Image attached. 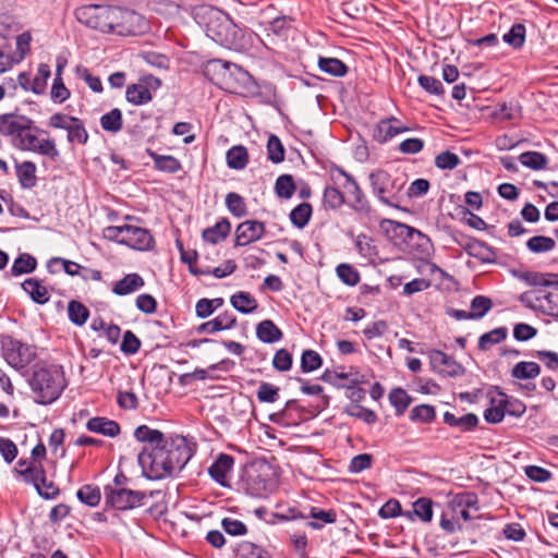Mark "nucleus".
Wrapping results in <instances>:
<instances>
[{
  "mask_svg": "<svg viewBox=\"0 0 558 558\" xmlns=\"http://www.w3.org/2000/svg\"><path fill=\"white\" fill-rule=\"evenodd\" d=\"M76 21L95 31L119 36H134L145 26L144 17L133 10L117 5L87 4L74 10Z\"/></svg>",
  "mask_w": 558,
  "mask_h": 558,
  "instance_id": "obj_1",
  "label": "nucleus"
},
{
  "mask_svg": "<svg viewBox=\"0 0 558 558\" xmlns=\"http://www.w3.org/2000/svg\"><path fill=\"white\" fill-rule=\"evenodd\" d=\"M193 452L184 437L166 440L156 448L144 447L137 460L148 480H162L180 473Z\"/></svg>",
  "mask_w": 558,
  "mask_h": 558,
  "instance_id": "obj_2",
  "label": "nucleus"
},
{
  "mask_svg": "<svg viewBox=\"0 0 558 558\" xmlns=\"http://www.w3.org/2000/svg\"><path fill=\"white\" fill-rule=\"evenodd\" d=\"M206 75L220 85L222 89L241 97H255L258 95V84L248 71L235 63L220 59L209 60L205 64Z\"/></svg>",
  "mask_w": 558,
  "mask_h": 558,
  "instance_id": "obj_3",
  "label": "nucleus"
},
{
  "mask_svg": "<svg viewBox=\"0 0 558 558\" xmlns=\"http://www.w3.org/2000/svg\"><path fill=\"white\" fill-rule=\"evenodd\" d=\"M27 383L34 401L43 405L57 401L68 386L63 367L58 364H36Z\"/></svg>",
  "mask_w": 558,
  "mask_h": 558,
  "instance_id": "obj_4",
  "label": "nucleus"
},
{
  "mask_svg": "<svg viewBox=\"0 0 558 558\" xmlns=\"http://www.w3.org/2000/svg\"><path fill=\"white\" fill-rule=\"evenodd\" d=\"M104 238L135 251L145 252L155 247L150 231L132 225L109 226L104 229Z\"/></svg>",
  "mask_w": 558,
  "mask_h": 558,
  "instance_id": "obj_5",
  "label": "nucleus"
},
{
  "mask_svg": "<svg viewBox=\"0 0 558 558\" xmlns=\"http://www.w3.org/2000/svg\"><path fill=\"white\" fill-rule=\"evenodd\" d=\"M372 193L386 206L400 208L401 192L404 181L392 178L385 170H377L369 174Z\"/></svg>",
  "mask_w": 558,
  "mask_h": 558,
  "instance_id": "obj_6",
  "label": "nucleus"
},
{
  "mask_svg": "<svg viewBox=\"0 0 558 558\" xmlns=\"http://www.w3.org/2000/svg\"><path fill=\"white\" fill-rule=\"evenodd\" d=\"M207 35L217 44L238 49L240 46L241 29L221 12H216V17L207 23Z\"/></svg>",
  "mask_w": 558,
  "mask_h": 558,
  "instance_id": "obj_7",
  "label": "nucleus"
},
{
  "mask_svg": "<svg viewBox=\"0 0 558 558\" xmlns=\"http://www.w3.org/2000/svg\"><path fill=\"white\" fill-rule=\"evenodd\" d=\"M338 172L344 178L342 187L345 193V204L362 219H371L374 216L375 210L362 187L350 173L342 169H338Z\"/></svg>",
  "mask_w": 558,
  "mask_h": 558,
  "instance_id": "obj_8",
  "label": "nucleus"
},
{
  "mask_svg": "<svg viewBox=\"0 0 558 558\" xmlns=\"http://www.w3.org/2000/svg\"><path fill=\"white\" fill-rule=\"evenodd\" d=\"M146 494L141 490H132L125 487L105 486V501L120 511L132 510L142 507L146 499Z\"/></svg>",
  "mask_w": 558,
  "mask_h": 558,
  "instance_id": "obj_9",
  "label": "nucleus"
},
{
  "mask_svg": "<svg viewBox=\"0 0 558 558\" xmlns=\"http://www.w3.org/2000/svg\"><path fill=\"white\" fill-rule=\"evenodd\" d=\"M2 355L7 363L15 369L26 367L35 357L34 347L8 336L1 341Z\"/></svg>",
  "mask_w": 558,
  "mask_h": 558,
  "instance_id": "obj_10",
  "label": "nucleus"
},
{
  "mask_svg": "<svg viewBox=\"0 0 558 558\" xmlns=\"http://www.w3.org/2000/svg\"><path fill=\"white\" fill-rule=\"evenodd\" d=\"M28 132H34L32 119L15 113L0 114V133L11 137V143L15 148H19L20 141H23Z\"/></svg>",
  "mask_w": 558,
  "mask_h": 558,
  "instance_id": "obj_11",
  "label": "nucleus"
},
{
  "mask_svg": "<svg viewBox=\"0 0 558 558\" xmlns=\"http://www.w3.org/2000/svg\"><path fill=\"white\" fill-rule=\"evenodd\" d=\"M17 474L24 480L25 483L32 484L35 487L37 494L46 500H53L60 495L59 487L54 484V482L47 478L44 466L37 469L32 468L17 470Z\"/></svg>",
  "mask_w": 558,
  "mask_h": 558,
  "instance_id": "obj_12",
  "label": "nucleus"
},
{
  "mask_svg": "<svg viewBox=\"0 0 558 558\" xmlns=\"http://www.w3.org/2000/svg\"><path fill=\"white\" fill-rule=\"evenodd\" d=\"M46 133L47 132L45 130L34 125V132L25 134L26 137L23 141H20L17 149L37 153L51 159H57L59 157V150L56 146L54 140L39 138L41 134Z\"/></svg>",
  "mask_w": 558,
  "mask_h": 558,
  "instance_id": "obj_13",
  "label": "nucleus"
},
{
  "mask_svg": "<svg viewBox=\"0 0 558 558\" xmlns=\"http://www.w3.org/2000/svg\"><path fill=\"white\" fill-rule=\"evenodd\" d=\"M161 85V81L153 75L145 76L140 83L131 84L126 87L125 98L126 100L135 106H141L149 102L153 99L149 87L158 88Z\"/></svg>",
  "mask_w": 558,
  "mask_h": 558,
  "instance_id": "obj_14",
  "label": "nucleus"
},
{
  "mask_svg": "<svg viewBox=\"0 0 558 558\" xmlns=\"http://www.w3.org/2000/svg\"><path fill=\"white\" fill-rule=\"evenodd\" d=\"M428 356L432 368L439 374L449 377H459L465 372L460 363L456 362L451 356L440 350L429 351Z\"/></svg>",
  "mask_w": 558,
  "mask_h": 558,
  "instance_id": "obj_15",
  "label": "nucleus"
},
{
  "mask_svg": "<svg viewBox=\"0 0 558 558\" xmlns=\"http://www.w3.org/2000/svg\"><path fill=\"white\" fill-rule=\"evenodd\" d=\"M410 131L398 118L389 117L378 121L373 131V138L380 143H387L398 134Z\"/></svg>",
  "mask_w": 558,
  "mask_h": 558,
  "instance_id": "obj_16",
  "label": "nucleus"
},
{
  "mask_svg": "<svg viewBox=\"0 0 558 558\" xmlns=\"http://www.w3.org/2000/svg\"><path fill=\"white\" fill-rule=\"evenodd\" d=\"M264 222L257 220H245L235 229L234 246H244L260 240L265 234Z\"/></svg>",
  "mask_w": 558,
  "mask_h": 558,
  "instance_id": "obj_17",
  "label": "nucleus"
},
{
  "mask_svg": "<svg viewBox=\"0 0 558 558\" xmlns=\"http://www.w3.org/2000/svg\"><path fill=\"white\" fill-rule=\"evenodd\" d=\"M290 19L287 16H278L270 21L265 28V39L263 44L268 49H274L279 41H284L290 32Z\"/></svg>",
  "mask_w": 558,
  "mask_h": 558,
  "instance_id": "obj_18",
  "label": "nucleus"
},
{
  "mask_svg": "<svg viewBox=\"0 0 558 558\" xmlns=\"http://www.w3.org/2000/svg\"><path fill=\"white\" fill-rule=\"evenodd\" d=\"M456 242L463 246L470 256L478 259L481 263L494 264L497 262L496 251L483 241L468 238L465 243H462L458 239H456Z\"/></svg>",
  "mask_w": 558,
  "mask_h": 558,
  "instance_id": "obj_19",
  "label": "nucleus"
},
{
  "mask_svg": "<svg viewBox=\"0 0 558 558\" xmlns=\"http://www.w3.org/2000/svg\"><path fill=\"white\" fill-rule=\"evenodd\" d=\"M488 398L490 400V407L485 410L484 418L489 424L500 423L506 413L504 404L506 400V393L502 392L498 387H494L488 391Z\"/></svg>",
  "mask_w": 558,
  "mask_h": 558,
  "instance_id": "obj_20",
  "label": "nucleus"
},
{
  "mask_svg": "<svg viewBox=\"0 0 558 558\" xmlns=\"http://www.w3.org/2000/svg\"><path fill=\"white\" fill-rule=\"evenodd\" d=\"M234 465V459L232 456L220 453L216 461L210 465L208 473L213 480H215L221 486H229L228 476L231 473Z\"/></svg>",
  "mask_w": 558,
  "mask_h": 558,
  "instance_id": "obj_21",
  "label": "nucleus"
},
{
  "mask_svg": "<svg viewBox=\"0 0 558 558\" xmlns=\"http://www.w3.org/2000/svg\"><path fill=\"white\" fill-rule=\"evenodd\" d=\"M311 518L312 521L306 522V526L312 530H322L325 524H332L337 521V512L335 509H322L319 507L311 506L306 513V519Z\"/></svg>",
  "mask_w": 558,
  "mask_h": 558,
  "instance_id": "obj_22",
  "label": "nucleus"
},
{
  "mask_svg": "<svg viewBox=\"0 0 558 558\" xmlns=\"http://www.w3.org/2000/svg\"><path fill=\"white\" fill-rule=\"evenodd\" d=\"M236 323V317L226 311L218 316H216L214 319L205 322L201 324L197 327V331L201 333H215L221 330L230 329L232 328Z\"/></svg>",
  "mask_w": 558,
  "mask_h": 558,
  "instance_id": "obj_23",
  "label": "nucleus"
},
{
  "mask_svg": "<svg viewBox=\"0 0 558 558\" xmlns=\"http://www.w3.org/2000/svg\"><path fill=\"white\" fill-rule=\"evenodd\" d=\"M86 428L92 433L101 434L111 438L117 437L121 432L120 425L116 421L104 416L89 418L86 423Z\"/></svg>",
  "mask_w": 558,
  "mask_h": 558,
  "instance_id": "obj_24",
  "label": "nucleus"
},
{
  "mask_svg": "<svg viewBox=\"0 0 558 558\" xmlns=\"http://www.w3.org/2000/svg\"><path fill=\"white\" fill-rule=\"evenodd\" d=\"M145 286V281L141 275L136 272L128 274L122 279L114 282L112 292L117 295L131 294Z\"/></svg>",
  "mask_w": 558,
  "mask_h": 558,
  "instance_id": "obj_25",
  "label": "nucleus"
},
{
  "mask_svg": "<svg viewBox=\"0 0 558 558\" xmlns=\"http://www.w3.org/2000/svg\"><path fill=\"white\" fill-rule=\"evenodd\" d=\"M22 289L29 295L33 302L37 304H46L50 300V293L40 280L28 278L22 283Z\"/></svg>",
  "mask_w": 558,
  "mask_h": 558,
  "instance_id": "obj_26",
  "label": "nucleus"
},
{
  "mask_svg": "<svg viewBox=\"0 0 558 558\" xmlns=\"http://www.w3.org/2000/svg\"><path fill=\"white\" fill-rule=\"evenodd\" d=\"M146 154L154 160V167L158 171L177 173L182 168L180 160L171 155H159L150 148L146 149Z\"/></svg>",
  "mask_w": 558,
  "mask_h": 558,
  "instance_id": "obj_27",
  "label": "nucleus"
},
{
  "mask_svg": "<svg viewBox=\"0 0 558 558\" xmlns=\"http://www.w3.org/2000/svg\"><path fill=\"white\" fill-rule=\"evenodd\" d=\"M134 437L137 441L146 444L145 447L147 448H156L166 441L165 435L160 430L150 428L147 425L136 427Z\"/></svg>",
  "mask_w": 558,
  "mask_h": 558,
  "instance_id": "obj_28",
  "label": "nucleus"
},
{
  "mask_svg": "<svg viewBox=\"0 0 558 558\" xmlns=\"http://www.w3.org/2000/svg\"><path fill=\"white\" fill-rule=\"evenodd\" d=\"M230 231V221L227 218H222L215 226L206 228L203 231L202 236L204 241L217 244L225 240L229 235Z\"/></svg>",
  "mask_w": 558,
  "mask_h": 558,
  "instance_id": "obj_29",
  "label": "nucleus"
},
{
  "mask_svg": "<svg viewBox=\"0 0 558 558\" xmlns=\"http://www.w3.org/2000/svg\"><path fill=\"white\" fill-rule=\"evenodd\" d=\"M444 422L451 426L457 427L462 432L473 430L478 424V417L473 413H468L461 417H457L451 412L444 413Z\"/></svg>",
  "mask_w": 558,
  "mask_h": 558,
  "instance_id": "obj_30",
  "label": "nucleus"
},
{
  "mask_svg": "<svg viewBox=\"0 0 558 558\" xmlns=\"http://www.w3.org/2000/svg\"><path fill=\"white\" fill-rule=\"evenodd\" d=\"M256 336L264 343H275L282 338L283 333L272 320L265 319L257 325Z\"/></svg>",
  "mask_w": 558,
  "mask_h": 558,
  "instance_id": "obj_31",
  "label": "nucleus"
},
{
  "mask_svg": "<svg viewBox=\"0 0 558 558\" xmlns=\"http://www.w3.org/2000/svg\"><path fill=\"white\" fill-rule=\"evenodd\" d=\"M16 175L23 189H32L37 183L36 165L33 161L16 163Z\"/></svg>",
  "mask_w": 558,
  "mask_h": 558,
  "instance_id": "obj_32",
  "label": "nucleus"
},
{
  "mask_svg": "<svg viewBox=\"0 0 558 558\" xmlns=\"http://www.w3.org/2000/svg\"><path fill=\"white\" fill-rule=\"evenodd\" d=\"M37 267V260L27 253L20 254L13 262L10 272L7 276L17 277L33 272Z\"/></svg>",
  "mask_w": 558,
  "mask_h": 558,
  "instance_id": "obj_33",
  "label": "nucleus"
},
{
  "mask_svg": "<svg viewBox=\"0 0 558 558\" xmlns=\"http://www.w3.org/2000/svg\"><path fill=\"white\" fill-rule=\"evenodd\" d=\"M507 336L508 329L506 327L494 328L478 338L477 348L481 351H488L492 347L505 341Z\"/></svg>",
  "mask_w": 558,
  "mask_h": 558,
  "instance_id": "obj_34",
  "label": "nucleus"
},
{
  "mask_svg": "<svg viewBox=\"0 0 558 558\" xmlns=\"http://www.w3.org/2000/svg\"><path fill=\"white\" fill-rule=\"evenodd\" d=\"M230 303L238 312L243 314L253 313L258 307L256 299L251 293L244 291L233 294Z\"/></svg>",
  "mask_w": 558,
  "mask_h": 558,
  "instance_id": "obj_35",
  "label": "nucleus"
},
{
  "mask_svg": "<svg viewBox=\"0 0 558 558\" xmlns=\"http://www.w3.org/2000/svg\"><path fill=\"white\" fill-rule=\"evenodd\" d=\"M227 165L234 170H242L248 163V153L242 145L232 146L226 155Z\"/></svg>",
  "mask_w": 558,
  "mask_h": 558,
  "instance_id": "obj_36",
  "label": "nucleus"
},
{
  "mask_svg": "<svg viewBox=\"0 0 558 558\" xmlns=\"http://www.w3.org/2000/svg\"><path fill=\"white\" fill-rule=\"evenodd\" d=\"M318 68L320 71L336 77H342L348 73V66L337 58L319 57Z\"/></svg>",
  "mask_w": 558,
  "mask_h": 558,
  "instance_id": "obj_37",
  "label": "nucleus"
},
{
  "mask_svg": "<svg viewBox=\"0 0 558 558\" xmlns=\"http://www.w3.org/2000/svg\"><path fill=\"white\" fill-rule=\"evenodd\" d=\"M89 310L82 302L71 300L68 303V317L75 326H83L89 318Z\"/></svg>",
  "mask_w": 558,
  "mask_h": 558,
  "instance_id": "obj_38",
  "label": "nucleus"
},
{
  "mask_svg": "<svg viewBox=\"0 0 558 558\" xmlns=\"http://www.w3.org/2000/svg\"><path fill=\"white\" fill-rule=\"evenodd\" d=\"M345 204V193L336 186H326L323 194V205L327 209L337 210Z\"/></svg>",
  "mask_w": 558,
  "mask_h": 558,
  "instance_id": "obj_39",
  "label": "nucleus"
},
{
  "mask_svg": "<svg viewBox=\"0 0 558 558\" xmlns=\"http://www.w3.org/2000/svg\"><path fill=\"white\" fill-rule=\"evenodd\" d=\"M313 214V208L310 203H301L296 207H294L289 217L291 223L298 228L303 229L310 221Z\"/></svg>",
  "mask_w": 558,
  "mask_h": 558,
  "instance_id": "obj_40",
  "label": "nucleus"
},
{
  "mask_svg": "<svg viewBox=\"0 0 558 558\" xmlns=\"http://www.w3.org/2000/svg\"><path fill=\"white\" fill-rule=\"evenodd\" d=\"M100 125L102 130L111 133H118L123 126L122 111L118 108L111 109L100 118Z\"/></svg>",
  "mask_w": 558,
  "mask_h": 558,
  "instance_id": "obj_41",
  "label": "nucleus"
},
{
  "mask_svg": "<svg viewBox=\"0 0 558 558\" xmlns=\"http://www.w3.org/2000/svg\"><path fill=\"white\" fill-rule=\"evenodd\" d=\"M541 374V367L535 362H519L511 369V376L515 379H533Z\"/></svg>",
  "mask_w": 558,
  "mask_h": 558,
  "instance_id": "obj_42",
  "label": "nucleus"
},
{
  "mask_svg": "<svg viewBox=\"0 0 558 558\" xmlns=\"http://www.w3.org/2000/svg\"><path fill=\"white\" fill-rule=\"evenodd\" d=\"M387 222L391 225L392 233L397 236L402 238L404 241L413 240L414 236H416L418 240H425L426 242L429 241V239L424 233H422L421 231L416 230L413 227L392 220H387Z\"/></svg>",
  "mask_w": 558,
  "mask_h": 558,
  "instance_id": "obj_43",
  "label": "nucleus"
},
{
  "mask_svg": "<svg viewBox=\"0 0 558 558\" xmlns=\"http://www.w3.org/2000/svg\"><path fill=\"white\" fill-rule=\"evenodd\" d=\"M555 246V240L545 235H534L526 241L527 250L534 254L550 252Z\"/></svg>",
  "mask_w": 558,
  "mask_h": 558,
  "instance_id": "obj_44",
  "label": "nucleus"
},
{
  "mask_svg": "<svg viewBox=\"0 0 558 558\" xmlns=\"http://www.w3.org/2000/svg\"><path fill=\"white\" fill-rule=\"evenodd\" d=\"M77 499L89 507H96L101 500V493L98 486L84 485L76 493Z\"/></svg>",
  "mask_w": 558,
  "mask_h": 558,
  "instance_id": "obj_45",
  "label": "nucleus"
},
{
  "mask_svg": "<svg viewBox=\"0 0 558 558\" xmlns=\"http://www.w3.org/2000/svg\"><path fill=\"white\" fill-rule=\"evenodd\" d=\"M296 190L293 177L291 174H281L275 183V192L280 198L289 199Z\"/></svg>",
  "mask_w": 558,
  "mask_h": 558,
  "instance_id": "obj_46",
  "label": "nucleus"
},
{
  "mask_svg": "<svg viewBox=\"0 0 558 558\" xmlns=\"http://www.w3.org/2000/svg\"><path fill=\"white\" fill-rule=\"evenodd\" d=\"M286 150L280 138L271 134L267 141V158L274 163H280L284 160Z\"/></svg>",
  "mask_w": 558,
  "mask_h": 558,
  "instance_id": "obj_47",
  "label": "nucleus"
},
{
  "mask_svg": "<svg viewBox=\"0 0 558 558\" xmlns=\"http://www.w3.org/2000/svg\"><path fill=\"white\" fill-rule=\"evenodd\" d=\"M236 554L241 558H271V555L266 549L251 542L239 544Z\"/></svg>",
  "mask_w": 558,
  "mask_h": 558,
  "instance_id": "obj_48",
  "label": "nucleus"
},
{
  "mask_svg": "<svg viewBox=\"0 0 558 558\" xmlns=\"http://www.w3.org/2000/svg\"><path fill=\"white\" fill-rule=\"evenodd\" d=\"M336 272L338 278L349 287L356 286L361 280L360 272L350 264H339L336 268Z\"/></svg>",
  "mask_w": 558,
  "mask_h": 558,
  "instance_id": "obj_49",
  "label": "nucleus"
},
{
  "mask_svg": "<svg viewBox=\"0 0 558 558\" xmlns=\"http://www.w3.org/2000/svg\"><path fill=\"white\" fill-rule=\"evenodd\" d=\"M226 205L228 210L238 218L244 217L247 214V207L244 198L235 193L230 192L226 196Z\"/></svg>",
  "mask_w": 558,
  "mask_h": 558,
  "instance_id": "obj_50",
  "label": "nucleus"
},
{
  "mask_svg": "<svg viewBox=\"0 0 558 558\" xmlns=\"http://www.w3.org/2000/svg\"><path fill=\"white\" fill-rule=\"evenodd\" d=\"M520 162L533 170L544 169L547 165V157L539 151H525L519 156Z\"/></svg>",
  "mask_w": 558,
  "mask_h": 558,
  "instance_id": "obj_51",
  "label": "nucleus"
},
{
  "mask_svg": "<svg viewBox=\"0 0 558 558\" xmlns=\"http://www.w3.org/2000/svg\"><path fill=\"white\" fill-rule=\"evenodd\" d=\"M389 401L391 405L396 409L397 415H401L410 405L411 397L407 393L404 389L395 388L389 393Z\"/></svg>",
  "mask_w": 558,
  "mask_h": 558,
  "instance_id": "obj_52",
  "label": "nucleus"
},
{
  "mask_svg": "<svg viewBox=\"0 0 558 558\" xmlns=\"http://www.w3.org/2000/svg\"><path fill=\"white\" fill-rule=\"evenodd\" d=\"M517 277L525 282L530 287H550V278L548 272H537V271H523L519 272Z\"/></svg>",
  "mask_w": 558,
  "mask_h": 558,
  "instance_id": "obj_53",
  "label": "nucleus"
},
{
  "mask_svg": "<svg viewBox=\"0 0 558 558\" xmlns=\"http://www.w3.org/2000/svg\"><path fill=\"white\" fill-rule=\"evenodd\" d=\"M436 417L435 408L430 404H420L414 407L410 413V420L424 424L432 423Z\"/></svg>",
  "mask_w": 558,
  "mask_h": 558,
  "instance_id": "obj_54",
  "label": "nucleus"
},
{
  "mask_svg": "<svg viewBox=\"0 0 558 558\" xmlns=\"http://www.w3.org/2000/svg\"><path fill=\"white\" fill-rule=\"evenodd\" d=\"M471 313L474 319H481L493 307V301L485 295H476L471 301Z\"/></svg>",
  "mask_w": 558,
  "mask_h": 558,
  "instance_id": "obj_55",
  "label": "nucleus"
},
{
  "mask_svg": "<svg viewBox=\"0 0 558 558\" xmlns=\"http://www.w3.org/2000/svg\"><path fill=\"white\" fill-rule=\"evenodd\" d=\"M323 364V359L314 350H305L301 356V371L303 373H311L318 369Z\"/></svg>",
  "mask_w": 558,
  "mask_h": 558,
  "instance_id": "obj_56",
  "label": "nucleus"
},
{
  "mask_svg": "<svg viewBox=\"0 0 558 558\" xmlns=\"http://www.w3.org/2000/svg\"><path fill=\"white\" fill-rule=\"evenodd\" d=\"M68 141L70 143L76 142L81 145H85L88 141V133L78 118H75L68 129Z\"/></svg>",
  "mask_w": 558,
  "mask_h": 558,
  "instance_id": "obj_57",
  "label": "nucleus"
},
{
  "mask_svg": "<svg viewBox=\"0 0 558 558\" xmlns=\"http://www.w3.org/2000/svg\"><path fill=\"white\" fill-rule=\"evenodd\" d=\"M51 75L50 66L46 63H40L37 69V73L33 78V93L40 95L44 94L47 88V81Z\"/></svg>",
  "mask_w": 558,
  "mask_h": 558,
  "instance_id": "obj_58",
  "label": "nucleus"
},
{
  "mask_svg": "<svg viewBox=\"0 0 558 558\" xmlns=\"http://www.w3.org/2000/svg\"><path fill=\"white\" fill-rule=\"evenodd\" d=\"M502 38L511 47L515 49L521 48L525 40V26L520 23L513 24Z\"/></svg>",
  "mask_w": 558,
  "mask_h": 558,
  "instance_id": "obj_59",
  "label": "nucleus"
},
{
  "mask_svg": "<svg viewBox=\"0 0 558 558\" xmlns=\"http://www.w3.org/2000/svg\"><path fill=\"white\" fill-rule=\"evenodd\" d=\"M414 514L423 522H430L433 519V501L429 498H418L413 502Z\"/></svg>",
  "mask_w": 558,
  "mask_h": 558,
  "instance_id": "obj_60",
  "label": "nucleus"
},
{
  "mask_svg": "<svg viewBox=\"0 0 558 558\" xmlns=\"http://www.w3.org/2000/svg\"><path fill=\"white\" fill-rule=\"evenodd\" d=\"M70 90L63 83L62 77H54L50 90V96L53 102L62 104L70 98Z\"/></svg>",
  "mask_w": 558,
  "mask_h": 558,
  "instance_id": "obj_61",
  "label": "nucleus"
},
{
  "mask_svg": "<svg viewBox=\"0 0 558 558\" xmlns=\"http://www.w3.org/2000/svg\"><path fill=\"white\" fill-rule=\"evenodd\" d=\"M460 163V158L454 153L446 150L435 158V166L444 170H452Z\"/></svg>",
  "mask_w": 558,
  "mask_h": 558,
  "instance_id": "obj_62",
  "label": "nucleus"
},
{
  "mask_svg": "<svg viewBox=\"0 0 558 558\" xmlns=\"http://www.w3.org/2000/svg\"><path fill=\"white\" fill-rule=\"evenodd\" d=\"M417 82L424 90H426L427 93H429L432 95L438 96L444 93V87H442L441 82L434 76L422 74L418 76Z\"/></svg>",
  "mask_w": 558,
  "mask_h": 558,
  "instance_id": "obj_63",
  "label": "nucleus"
},
{
  "mask_svg": "<svg viewBox=\"0 0 558 558\" xmlns=\"http://www.w3.org/2000/svg\"><path fill=\"white\" fill-rule=\"evenodd\" d=\"M221 526L225 532L231 536H241L247 533L246 525L236 519L225 518L221 521Z\"/></svg>",
  "mask_w": 558,
  "mask_h": 558,
  "instance_id": "obj_64",
  "label": "nucleus"
}]
</instances>
